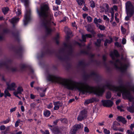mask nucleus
I'll list each match as a JSON object with an SVG mask.
<instances>
[{
	"label": "nucleus",
	"mask_w": 134,
	"mask_h": 134,
	"mask_svg": "<svg viewBox=\"0 0 134 134\" xmlns=\"http://www.w3.org/2000/svg\"><path fill=\"white\" fill-rule=\"evenodd\" d=\"M48 79L49 81L59 82L69 90H77L83 94L87 93H93L100 96L104 91L103 87H92L84 82H76L71 79H63L53 75H49Z\"/></svg>",
	"instance_id": "nucleus-1"
},
{
	"label": "nucleus",
	"mask_w": 134,
	"mask_h": 134,
	"mask_svg": "<svg viewBox=\"0 0 134 134\" xmlns=\"http://www.w3.org/2000/svg\"><path fill=\"white\" fill-rule=\"evenodd\" d=\"M37 12L40 18L41 25L45 28L47 35L51 34L52 31L51 28V21L53 20V16L48 4H42L39 10L37 9Z\"/></svg>",
	"instance_id": "nucleus-2"
},
{
	"label": "nucleus",
	"mask_w": 134,
	"mask_h": 134,
	"mask_svg": "<svg viewBox=\"0 0 134 134\" xmlns=\"http://www.w3.org/2000/svg\"><path fill=\"white\" fill-rule=\"evenodd\" d=\"M113 61H110V62L113 64L115 67L119 69L122 72H125L128 66V64L122 62L119 59L115 60L116 57L119 56V55L117 51L114 50L113 52H111L110 54Z\"/></svg>",
	"instance_id": "nucleus-3"
},
{
	"label": "nucleus",
	"mask_w": 134,
	"mask_h": 134,
	"mask_svg": "<svg viewBox=\"0 0 134 134\" xmlns=\"http://www.w3.org/2000/svg\"><path fill=\"white\" fill-rule=\"evenodd\" d=\"M110 89L113 91L119 92V93L118 94L119 96H120L121 93H122V96L128 98L130 101H131L133 99V96L131 93L130 90L124 86H116L112 85L110 86Z\"/></svg>",
	"instance_id": "nucleus-4"
},
{
	"label": "nucleus",
	"mask_w": 134,
	"mask_h": 134,
	"mask_svg": "<svg viewBox=\"0 0 134 134\" xmlns=\"http://www.w3.org/2000/svg\"><path fill=\"white\" fill-rule=\"evenodd\" d=\"M125 8L127 16L125 18V20L128 21L134 14V5L130 1H128L125 4Z\"/></svg>",
	"instance_id": "nucleus-5"
},
{
	"label": "nucleus",
	"mask_w": 134,
	"mask_h": 134,
	"mask_svg": "<svg viewBox=\"0 0 134 134\" xmlns=\"http://www.w3.org/2000/svg\"><path fill=\"white\" fill-rule=\"evenodd\" d=\"M31 14L30 9L28 8L26 9V12L25 13L24 19L23 20L24 24L25 25H26L30 19V15Z\"/></svg>",
	"instance_id": "nucleus-6"
},
{
	"label": "nucleus",
	"mask_w": 134,
	"mask_h": 134,
	"mask_svg": "<svg viewBox=\"0 0 134 134\" xmlns=\"http://www.w3.org/2000/svg\"><path fill=\"white\" fill-rule=\"evenodd\" d=\"M87 117V111L85 110L81 111L80 113L77 118L78 121H81Z\"/></svg>",
	"instance_id": "nucleus-7"
},
{
	"label": "nucleus",
	"mask_w": 134,
	"mask_h": 134,
	"mask_svg": "<svg viewBox=\"0 0 134 134\" xmlns=\"http://www.w3.org/2000/svg\"><path fill=\"white\" fill-rule=\"evenodd\" d=\"M64 46L65 49L68 50V55H70L72 51V48L71 44L70 43L66 44L65 43L64 44Z\"/></svg>",
	"instance_id": "nucleus-8"
},
{
	"label": "nucleus",
	"mask_w": 134,
	"mask_h": 134,
	"mask_svg": "<svg viewBox=\"0 0 134 134\" xmlns=\"http://www.w3.org/2000/svg\"><path fill=\"white\" fill-rule=\"evenodd\" d=\"M102 102L103 105L107 107H110L112 106L113 104V102L110 100H102Z\"/></svg>",
	"instance_id": "nucleus-9"
},
{
	"label": "nucleus",
	"mask_w": 134,
	"mask_h": 134,
	"mask_svg": "<svg viewBox=\"0 0 134 134\" xmlns=\"http://www.w3.org/2000/svg\"><path fill=\"white\" fill-rule=\"evenodd\" d=\"M98 75L96 72L93 71L91 72L90 74H87L85 77L86 79H88L89 78H98Z\"/></svg>",
	"instance_id": "nucleus-10"
},
{
	"label": "nucleus",
	"mask_w": 134,
	"mask_h": 134,
	"mask_svg": "<svg viewBox=\"0 0 134 134\" xmlns=\"http://www.w3.org/2000/svg\"><path fill=\"white\" fill-rule=\"evenodd\" d=\"M7 89L10 91L15 90V89L16 87V86L15 83L13 82L10 84L7 83Z\"/></svg>",
	"instance_id": "nucleus-11"
},
{
	"label": "nucleus",
	"mask_w": 134,
	"mask_h": 134,
	"mask_svg": "<svg viewBox=\"0 0 134 134\" xmlns=\"http://www.w3.org/2000/svg\"><path fill=\"white\" fill-rule=\"evenodd\" d=\"M8 61H0V68L4 66L7 70H9L8 68Z\"/></svg>",
	"instance_id": "nucleus-12"
},
{
	"label": "nucleus",
	"mask_w": 134,
	"mask_h": 134,
	"mask_svg": "<svg viewBox=\"0 0 134 134\" xmlns=\"http://www.w3.org/2000/svg\"><path fill=\"white\" fill-rule=\"evenodd\" d=\"M92 37V35L90 34H86V35H82V40H80V41L81 42H86V38H91Z\"/></svg>",
	"instance_id": "nucleus-13"
},
{
	"label": "nucleus",
	"mask_w": 134,
	"mask_h": 134,
	"mask_svg": "<svg viewBox=\"0 0 134 134\" xmlns=\"http://www.w3.org/2000/svg\"><path fill=\"white\" fill-rule=\"evenodd\" d=\"M9 30L7 29H5L3 30L2 33H0V41L3 40L4 39V34L8 33Z\"/></svg>",
	"instance_id": "nucleus-14"
},
{
	"label": "nucleus",
	"mask_w": 134,
	"mask_h": 134,
	"mask_svg": "<svg viewBox=\"0 0 134 134\" xmlns=\"http://www.w3.org/2000/svg\"><path fill=\"white\" fill-rule=\"evenodd\" d=\"M51 129L53 132L55 134H58L61 133L60 129L58 126H55Z\"/></svg>",
	"instance_id": "nucleus-15"
},
{
	"label": "nucleus",
	"mask_w": 134,
	"mask_h": 134,
	"mask_svg": "<svg viewBox=\"0 0 134 134\" xmlns=\"http://www.w3.org/2000/svg\"><path fill=\"white\" fill-rule=\"evenodd\" d=\"M54 105H55L54 109L55 110H58L60 106H61L62 104L59 101L54 102Z\"/></svg>",
	"instance_id": "nucleus-16"
},
{
	"label": "nucleus",
	"mask_w": 134,
	"mask_h": 134,
	"mask_svg": "<svg viewBox=\"0 0 134 134\" xmlns=\"http://www.w3.org/2000/svg\"><path fill=\"white\" fill-rule=\"evenodd\" d=\"M8 68L9 69V70H7L8 71H12V72H15L17 71L18 70V68L17 66H11L9 65L8 66Z\"/></svg>",
	"instance_id": "nucleus-17"
},
{
	"label": "nucleus",
	"mask_w": 134,
	"mask_h": 134,
	"mask_svg": "<svg viewBox=\"0 0 134 134\" xmlns=\"http://www.w3.org/2000/svg\"><path fill=\"white\" fill-rule=\"evenodd\" d=\"M19 18H17L15 17L12 18L11 20H9L10 21L11 23L13 24V26L14 27L15 26V24L18 22L19 21Z\"/></svg>",
	"instance_id": "nucleus-18"
},
{
	"label": "nucleus",
	"mask_w": 134,
	"mask_h": 134,
	"mask_svg": "<svg viewBox=\"0 0 134 134\" xmlns=\"http://www.w3.org/2000/svg\"><path fill=\"white\" fill-rule=\"evenodd\" d=\"M127 110L130 113H134V102L132 103L131 106L127 108Z\"/></svg>",
	"instance_id": "nucleus-19"
},
{
	"label": "nucleus",
	"mask_w": 134,
	"mask_h": 134,
	"mask_svg": "<svg viewBox=\"0 0 134 134\" xmlns=\"http://www.w3.org/2000/svg\"><path fill=\"white\" fill-rule=\"evenodd\" d=\"M102 20L100 19H97L95 18H94V23L95 24L97 27H98L99 25L98 23H101Z\"/></svg>",
	"instance_id": "nucleus-20"
},
{
	"label": "nucleus",
	"mask_w": 134,
	"mask_h": 134,
	"mask_svg": "<svg viewBox=\"0 0 134 134\" xmlns=\"http://www.w3.org/2000/svg\"><path fill=\"white\" fill-rule=\"evenodd\" d=\"M117 120L121 122L123 124H125L127 122V121L122 116H119L117 118Z\"/></svg>",
	"instance_id": "nucleus-21"
},
{
	"label": "nucleus",
	"mask_w": 134,
	"mask_h": 134,
	"mask_svg": "<svg viewBox=\"0 0 134 134\" xmlns=\"http://www.w3.org/2000/svg\"><path fill=\"white\" fill-rule=\"evenodd\" d=\"M81 125L80 124H77L74 125L72 127V129L76 132L77 131L79 130L81 128Z\"/></svg>",
	"instance_id": "nucleus-22"
},
{
	"label": "nucleus",
	"mask_w": 134,
	"mask_h": 134,
	"mask_svg": "<svg viewBox=\"0 0 134 134\" xmlns=\"http://www.w3.org/2000/svg\"><path fill=\"white\" fill-rule=\"evenodd\" d=\"M87 30L88 31L90 32L93 34H95L94 31L93 30L91 25H88L86 26Z\"/></svg>",
	"instance_id": "nucleus-23"
},
{
	"label": "nucleus",
	"mask_w": 134,
	"mask_h": 134,
	"mask_svg": "<svg viewBox=\"0 0 134 134\" xmlns=\"http://www.w3.org/2000/svg\"><path fill=\"white\" fill-rule=\"evenodd\" d=\"M23 91V89L21 86H19L17 88V91L14 92H16L19 94H21Z\"/></svg>",
	"instance_id": "nucleus-24"
},
{
	"label": "nucleus",
	"mask_w": 134,
	"mask_h": 134,
	"mask_svg": "<svg viewBox=\"0 0 134 134\" xmlns=\"http://www.w3.org/2000/svg\"><path fill=\"white\" fill-rule=\"evenodd\" d=\"M4 96L5 98H6L7 96L10 97L11 96L10 93L9 92L8 89H6L4 91Z\"/></svg>",
	"instance_id": "nucleus-25"
},
{
	"label": "nucleus",
	"mask_w": 134,
	"mask_h": 134,
	"mask_svg": "<svg viewBox=\"0 0 134 134\" xmlns=\"http://www.w3.org/2000/svg\"><path fill=\"white\" fill-rule=\"evenodd\" d=\"M95 98H91L89 99L86 100L85 102V103L87 104L93 102L94 100H95Z\"/></svg>",
	"instance_id": "nucleus-26"
},
{
	"label": "nucleus",
	"mask_w": 134,
	"mask_h": 134,
	"mask_svg": "<svg viewBox=\"0 0 134 134\" xmlns=\"http://www.w3.org/2000/svg\"><path fill=\"white\" fill-rule=\"evenodd\" d=\"M101 40L100 39H97L96 42L95 43V45L97 47H99L100 45Z\"/></svg>",
	"instance_id": "nucleus-27"
},
{
	"label": "nucleus",
	"mask_w": 134,
	"mask_h": 134,
	"mask_svg": "<svg viewBox=\"0 0 134 134\" xmlns=\"http://www.w3.org/2000/svg\"><path fill=\"white\" fill-rule=\"evenodd\" d=\"M50 114V111L48 110H46L44 112V115L45 116L48 117L49 116Z\"/></svg>",
	"instance_id": "nucleus-28"
},
{
	"label": "nucleus",
	"mask_w": 134,
	"mask_h": 134,
	"mask_svg": "<svg viewBox=\"0 0 134 134\" xmlns=\"http://www.w3.org/2000/svg\"><path fill=\"white\" fill-rule=\"evenodd\" d=\"M36 89L39 92H45L46 91V88H45L44 89H43L42 88L39 87H37L36 88Z\"/></svg>",
	"instance_id": "nucleus-29"
},
{
	"label": "nucleus",
	"mask_w": 134,
	"mask_h": 134,
	"mask_svg": "<svg viewBox=\"0 0 134 134\" xmlns=\"http://www.w3.org/2000/svg\"><path fill=\"white\" fill-rule=\"evenodd\" d=\"M2 11L4 14H7L9 10L8 7L3 8L2 9Z\"/></svg>",
	"instance_id": "nucleus-30"
},
{
	"label": "nucleus",
	"mask_w": 134,
	"mask_h": 134,
	"mask_svg": "<svg viewBox=\"0 0 134 134\" xmlns=\"http://www.w3.org/2000/svg\"><path fill=\"white\" fill-rule=\"evenodd\" d=\"M64 31L68 35H70L71 34V32L70 29L67 27H65Z\"/></svg>",
	"instance_id": "nucleus-31"
},
{
	"label": "nucleus",
	"mask_w": 134,
	"mask_h": 134,
	"mask_svg": "<svg viewBox=\"0 0 134 134\" xmlns=\"http://www.w3.org/2000/svg\"><path fill=\"white\" fill-rule=\"evenodd\" d=\"M77 1L80 5H81L83 4H85V2L83 0H77Z\"/></svg>",
	"instance_id": "nucleus-32"
},
{
	"label": "nucleus",
	"mask_w": 134,
	"mask_h": 134,
	"mask_svg": "<svg viewBox=\"0 0 134 134\" xmlns=\"http://www.w3.org/2000/svg\"><path fill=\"white\" fill-rule=\"evenodd\" d=\"M17 16H18L21 15V10L19 9H17V10H15Z\"/></svg>",
	"instance_id": "nucleus-33"
},
{
	"label": "nucleus",
	"mask_w": 134,
	"mask_h": 134,
	"mask_svg": "<svg viewBox=\"0 0 134 134\" xmlns=\"http://www.w3.org/2000/svg\"><path fill=\"white\" fill-rule=\"evenodd\" d=\"M21 2L24 3L26 6L27 7L28 3V0H21Z\"/></svg>",
	"instance_id": "nucleus-34"
},
{
	"label": "nucleus",
	"mask_w": 134,
	"mask_h": 134,
	"mask_svg": "<svg viewBox=\"0 0 134 134\" xmlns=\"http://www.w3.org/2000/svg\"><path fill=\"white\" fill-rule=\"evenodd\" d=\"M111 96V93L110 92H107L106 97L107 99H109L110 98Z\"/></svg>",
	"instance_id": "nucleus-35"
},
{
	"label": "nucleus",
	"mask_w": 134,
	"mask_h": 134,
	"mask_svg": "<svg viewBox=\"0 0 134 134\" xmlns=\"http://www.w3.org/2000/svg\"><path fill=\"white\" fill-rule=\"evenodd\" d=\"M98 27L100 30H105V27L104 26L101 25H99Z\"/></svg>",
	"instance_id": "nucleus-36"
},
{
	"label": "nucleus",
	"mask_w": 134,
	"mask_h": 134,
	"mask_svg": "<svg viewBox=\"0 0 134 134\" xmlns=\"http://www.w3.org/2000/svg\"><path fill=\"white\" fill-rule=\"evenodd\" d=\"M85 64V63L83 61H81L79 62L78 65L79 66H83Z\"/></svg>",
	"instance_id": "nucleus-37"
},
{
	"label": "nucleus",
	"mask_w": 134,
	"mask_h": 134,
	"mask_svg": "<svg viewBox=\"0 0 134 134\" xmlns=\"http://www.w3.org/2000/svg\"><path fill=\"white\" fill-rule=\"evenodd\" d=\"M59 34H57L54 38V39L56 41V42L57 44H58V40L59 38Z\"/></svg>",
	"instance_id": "nucleus-38"
},
{
	"label": "nucleus",
	"mask_w": 134,
	"mask_h": 134,
	"mask_svg": "<svg viewBox=\"0 0 134 134\" xmlns=\"http://www.w3.org/2000/svg\"><path fill=\"white\" fill-rule=\"evenodd\" d=\"M87 21L90 23L91 22L92 20V18L90 16H87Z\"/></svg>",
	"instance_id": "nucleus-39"
},
{
	"label": "nucleus",
	"mask_w": 134,
	"mask_h": 134,
	"mask_svg": "<svg viewBox=\"0 0 134 134\" xmlns=\"http://www.w3.org/2000/svg\"><path fill=\"white\" fill-rule=\"evenodd\" d=\"M63 123H67L68 122V120L66 118H63L60 120Z\"/></svg>",
	"instance_id": "nucleus-40"
},
{
	"label": "nucleus",
	"mask_w": 134,
	"mask_h": 134,
	"mask_svg": "<svg viewBox=\"0 0 134 134\" xmlns=\"http://www.w3.org/2000/svg\"><path fill=\"white\" fill-rule=\"evenodd\" d=\"M104 132L105 134H109L110 133V131L109 130H107L106 129H104Z\"/></svg>",
	"instance_id": "nucleus-41"
},
{
	"label": "nucleus",
	"mask_w": 134,
	"mask_h": 134,
	"mask_svg": "<svg viewBox=\"0 0 134 134\" xmlns=\"http://www.w3.org/2000/svg\"><path fill=\"white\" fill-rule=\"evenodd\" d=\"M81 53H82L85 54H88L89 53L88 51L84 50H82L81 51Z\"/></svg>",
	"instance_id": "nucleus-42"
},
{
	"label": "nucleus",
	"mask_w": 134,
	"mask_h": 134,
	"mask_svg": "<svg viewBox=\"0 0 134 134\" xmlns=\"http://www.w3.org/2000/svg\"><path fill=\"white\" fill-rule=\"evenodd\" d=\"M65 52V50L63 49H61L59 51V54H64Z\"/></svg>",
	"instance_id": "nucleus-43"
},
{
	"label": "nucleus",
	"mask_w": 134,
	"mask_h": 134,
	"mask_svg": "<svg viewBox=\"0 0 134 134\" xmlns=\"http://www.w3.org/2000/svg\"><path fill=\"white\" fill-rule=\"evenodd\" d=\"M91 3L90 6L92 8H94L95 6V3L93 1H91L90 2Z\"/></svg>",
	"instance_id": "nucleus-44"
},
{
	"label": "nucleus",
	"mask_w": 134,
	"mask_h": 134,
	"mask_svg": "<svg viewBox=\"0 0 134 134\" xmlns=\"http://www.w3.org/2000/svg\"><path fill=\"white\" fill-rule=\"evenodd\" d=\"M76 132L72 129L70 131L69 134H76Z\"/></svg>",
	"instance_id": "nucleus-45"
},
{
	"label": "nucleus",
	"mask_w": 134,
	"mask_h": 134,
	"mask_svg": "<svg viewBox=\"0 0 134 134\" xmlns=\"http://www.w3.org/2000/svg\"><path fill=\"white\" fill-rule=\"evenodd\" d=\"M5 127L4 125H2L0 126V129L1 130H5Z\"/></svg>",
	"instance_id": "nucleus-46"
},
{
	"label": "nucleus",
	"mask_w": 134,
	"mask_h": 134,
	"mask_svg": "<svg viewBox=\"0 0 134 134\" xmlns=\"http://www.w3.org/2000/svg\"><path fill=\"white\" fill-rule=\"evenodd\" d=\"M115 45L118 47H120L121 46V44L118 42H116L115 43Z\"/></svg>",
	"instance_id": "nucleus-47"
},
{
	"label": "nucleus",
	"mask_w": 134,
	"mask_h": 134,
	"mask_svg": "<svg viewBox=\"0 0 134 134\" xmlns=\"http://www.w3.org/2000/svg\"><path fill=\"white\" fill-rule=\"evenodd\" d=\"M104 5L106 7V9H105V12H107L109 8V6L108 4H104Z\"/></svg>",
	"instance_id": "nucleus-48"
},
{
	"label": "nucleus",
	"mask_w": 134,
	"mask_h": 134,
	"mask_svg": "<svg viewBox=\"0 0 134 134\" xmlns=\"http://www.w3.org/2000/svg\"><path fill=\"white\" fill-rule=\"evenodd\" d=\"M45 92H40V96L41 97H43L45 95Z\"/></svg>",
	"instance_id": "nucleus-49"
},
{
	"label": "nucleus",
	"mask_w": 134,
	"mask_h": 134,
	"mask_svg": "<svg viewBox=\"0 0 134 134\" xmlns=\"http://www.w3.org/2000/svg\"><path fill=\"white\" fill-rule=\"evenodd\" d=\"M10 121V119L9 118L7 119L6 120H4L3 121V122L4 124H6L8 123Z\"/></svg>",
	"instance_id": "nucleus-50"
},
{
	"label": "nucleus",
	"mask_w": 134,
	"mask_h": 134,
	"mask_svg": "<svg viewBox=\"0 0 134 134\" xmlns=\"http://www.w3.org/2000/svg\"><path fill=\"white\" fill-rule=\"evenodd\" d=\"M93 62L95 63V64L97 65H99V64L100 63V62H98L96 60L94 61Z\"/></svg>",
	"instance_id": "nucleus-51"
},
{
	"label": "nucleus",
	"mask_w": 134,
	"mask_h": 134,
	"mask_svg": "<svg viewBox=\"0 0 134 134\" xmlns=\"http://www.w3.org/2000/svg\"><path fill=\"white\" fill-rule=\"evenodd\" d=\"M26 65L24 64H22L20 65V67L22 69H23L26 68Z\"/></svg>",
	"instance_id": "nucleus-52"
},
{
	"label": "nucleus",
	"mask_w": 134,
	"mask_h": 134,
	"mask_svg": "<svg viewBox=\"0 0 134 134\" xmlns=\"http://www.w3.org/2000/svg\"><path fill=\"white\" fill-rule=\"evenodd\" d=\"M82 10L84 11H87L88 10V8L87 7H86L85 5H84V7L82 8Z\"/></svg>",
	"instance_id": "nucleus-53"
},
{
	"label": "nucleus",
	"mask_w": 134,
	"mask_h": 134,
	"mask_svg": "<svg viewBox=\"0 0 134 134\" xmlns=\"http://www.w3.org/2000/svg\"><path fill=\"white\" fill-rule=\"evenodd\" d=\"M121 30L123 34H124L125 33V30L123 28L122 26H121Z\"/></svg>",
	"instance_id": "nucleus-54"
},
{
	"label": "nucleus",
	"mask_w": 134,
	"mask_h": 134,
	"mask_svg": "<svg viewBox=\"0 0 134 134\" xmlns=\"http://www.w3.org/2000/svg\"><path fill=\"white\" fill-rule=\"evenodd\" d=\"M112 128L115 131H118V129H119L117 128V127H115L114 125L112 126Z\"/></svg>",
	"instance_id": "nucleus-55"
},
{
	"label": "nucleus",
	"mask_w": 134,
	"mask_h": 134,
	"mask_svg": "<svg viewBox=\"0 0 134 134\" xmlns=\"http://www.w3.org/2000/svg\"><path fill=\"white\" fill-rule=\"evenodd\" d=\"M16 109V107H15L12 108L10 109V112L12 113L14 111H15Z\"/></svg>",
	"instance_id": "nucleus-56"
},
{
	"label": "nucleus",
	"mask_w": 134,
	"mask_h": 134,
	"mask_svg": "<svg viewBox=\"0 0 134 134\" xmlns=\"http://www.w3.org/2000/svg\"><path fill=\"white\" fill-rule=\"evenodd\" d=\"M47 108H51L53 107V105L51 103H50L47 106Z\"/></svg>",
	"instance_id": "nucleus-57"
},
{
	"label": "nucleus",
	"mask_w": 134,
	"mask_h": 134,
	"mask_svg": "<svg viewBox=\"0 0 134 134\" xmlns=\"http://www.w3.org/2000/svg\"><path fill=\"white\" fill-rule=\"evenodd\" d=\"M100 11L101 12H103L104 11V8L103 7L100 6Z\"/></svg>",
	"instance_id": "nucleus-58"
},
{
	"label": "nucleus",
	"mask_w": 134,
	"mask_h": 134,
	"mask_svg": "<svg viewBox=\"0 0 134 134\" xmlns=\"http://www.w3.org/2000/svg\"><path fill=\"white\" fill-rule=\"evenodd\" d=\"M84 131L87 132H89V130L87 127H85L84 129Z\"/></svg>",
	"instance_id": "nucleus-59"
},
{
	"label": "nucleus",
	"mask_w": 134,
	"mask_h": 134,
	"mask_svg": "<svg viewBox=\"0 0 134 134\" xmlns=\"http://www.w3.org/2000/svg\"><path fill=\"white\" fill-rule=\"evenodd\" d=\"M127 133L128 134H133L132 131L130 130H127Z\"/></svg>",
	"instance_id": "nucleus-60"
},
{
	"label": "nucleus",
	"mask_w": 134,
	"mask_h": 134,
	"mask_svg": "<svg viewBox=\"0 0 134 134\" xmlns=\"http://www.w3.org/2000/svg\"><path fill=\"white\" fill-rule=\"evenodd\" d=\"M23 50V48H21L19 49L17 51V53H18V54H20L21 52V51Z\"/></svg>",
	"instance_id": "nucleus-61"
},
{
	"label": "nucleus",
	"mask_w": 134,
	"mask_h": 134,
	"mask_svg": "<svg viewBox=\"0 0 134 134\" xmlns=\"http://www.w3.org/2000/svg\"><path fill=\"white\" fill-rule=\"evenodd\" d=\"M19 121H16L15 124V126L16 127H17L19 126Z\"/></svg>",
	"instance_id": "nucleus-62"
},
{
	"label": "nucleus",
	"mask_w": 134,
	"mask_h": 134,
	"mask_svg": "<svg viewBox=\"0 0 134 134\" xmlns=\"http://www.w3.org/2000/svg\"><path fill=\"white\" fill-rule=\"evenodd\" d=\"M117 109L118 110H120L121 111H124V110H123V109H122L121 108V107L120 106H118L117 107Z\"/></svg>",
	"instance_id": "nucleus-63"
},
{
	"label": "nucleus",
	"mask_w": 134,
	"mask_h": 134,
	"mask_svg": "<svg viewBox=\"0 0 134 134\" xmlns=\"http://www.w3.org/2000/svg\"><path fill=\"white\" fill-rule=\"evenodd\" d=\"M60 0H56L55 3L58 5H59L60 3Z\"/></svg>",
	"instance_id": "nucleus-64"
}]
</instances>
